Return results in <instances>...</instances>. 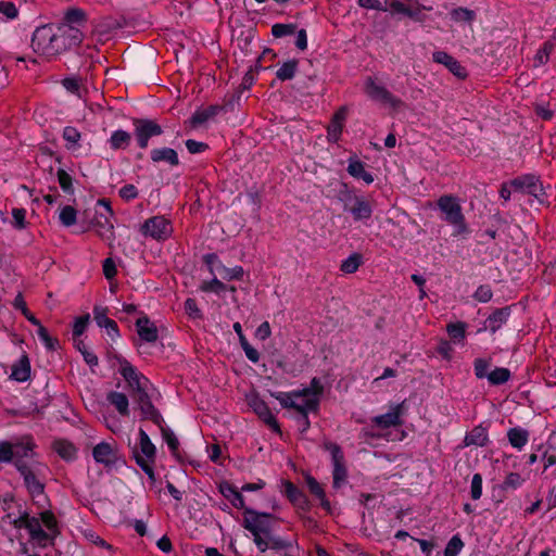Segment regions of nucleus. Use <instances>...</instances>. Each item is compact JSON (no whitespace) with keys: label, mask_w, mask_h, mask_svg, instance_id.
<instances>
[{"label":"nucleus","mask_w":556,"mask_h":556,"mask_svg":"<svg viewBox=\"0 0 556 556\" xmlns=\"http://www.w3.org/2000/svg\"><path fill=\"white\" fill-rule=\"evenodd\" d=\"M81 40V31L70 24L43 25L34 31L31 46L38 54L55 56L78 46Z\"/></svg>","instance_id":"obj_1"},{"label":"nucleus","mask_w":556,"mask_h":556,"mask_svg":"<svg viewBox=\"0 0 556 556\" xmlns=\"http://www.w3.org/2000/svg\"><path fill=\"white\" fill-rule=\"evenodd\" d=\"M5 519L16 529L25 528L29 533L30 541L40 547L52 544L60 533L58 520L50 510L41 511L39 518L30 517L27 513H21L16 518H12L8 514Z\"/></svg>","instance_id":"obj_2"},{"label":"nucleus","mask_w":556,"mask_h":556,"mask_svg":"<svg viewBox=\"0 0 556 556\" xmlns=\"http://www.w3.org/2000/svg\"><path fill=\"white\" fill-rule=\"evenodd\" d=\"M282 407L291 408L302 415L305 427L308 426L307 415L318 408L319 402L317 396L303 390H294L290 392H277L271 394Z\"/></svg>","instance_id":"obj_3"},{"label":"nucleus","mask_w":556,"mask_h":556,"mask_svg":"<svg viewBox=\"0 0 556 556\" xmlns=\"http://www.w3.org/2000/svg\"><path fill=\"white\" fill-rule=\"evenodd\" d=\"M437 205L443 214V219L454 227L455 236L468 232V227L458 198L451 194L442 195L438 199Z\"/></svg>","instance_id":"obj_4"},{"label":"nucleus","mask_w":556,"mask_h":556,"mask_svg":"<svg viewBox=\"0 0 556 556\" xmlns=\"http://www.w3.org/2000/svg\"><path fill=\"white\" fill-rule=\"evenodd\" d=\"M273 517L269 514H260L252 509H245L243 527L253 534V541L257 548L266 547L263 538L270 532Z\"/></svg>","instance_id":"obj_5"},{"label":"nucleus","mask_w":556,"mask_h":556,"mask_svg":"<svg viewBox=\"0 0 556 556\" xmlns=\"http://www.w3.org/2000/svg\"><path fill=\"white\" fill-rule=\"evenodd\" d=\"M367 97L394 111L404 106L401 99L393 96L386 87L378 85L371 77H367L364 85Z\"/></svg>","instance_id":"obj_6"},{"label":"nucleus","mask_w":556,"mask_h":556,"mask_svg":"<svg viewBox=\"0 0 556 556\" xmlns=\"http://www.w3.org/2000/svg\"><path fill=\"white\" fill-rule=\"evenodd\" d=\"M139 451L135 453V458L137 464L141 467V469L149 476V478L154 481L155 476L152 468V464L155 458V446L151 442L149 435L146 433L143 429L139 430Z\"/></svg>","instance_id":"obj_7"},{"label":"nucleus","mask_w":556,"mask_h":556,"mask_svg":"<svg viewBox=\"0 0 556 556\" xmlns=\"http://www.w3.org/2000/svg\"><path fill=\"white\" fill-rule=\"evenodd\" d=\"M92 456L96 463L104 467H113L121 463L119 447L115 440L102 441L94 445Z\"/></svg>","instance_id":"obj_8"},{"label":"nucleus","mask_w":556,"mask_h":556,"mask_svg":"<svg viewBox=\"0 0 556 556\" xmlns=\"http://www.w3.org/2000/svg\"><path fill=\"white\" fill-rule=\"evenodd\" d=\"M140 230L144 237H149L157 241H164L172 236L173 226L165 217L153 216L148 218L141 225Z\"/></svg>","instance_id":"obj_9"},{"label":"nucleus","mask_w":556,"mask_h":556,"mask_svg":"<svg viewBox=\"0 0 556 556\" xmlns=\"http://www.w3.org/2000/svg\"><path fill=\"white\" fill-rule=\"evenodd\" d=\"M343 208L352 215L354 222L366 223L372 215L371 204L359 195L349 194L344 199Z\"/></svg>","instance_id":"obj_10"},{"label":"nucleus","mask_w":556,"mask_h":556,"mask_svg":"<svg viewBox=\"0 0 556 556\" xmlns=\"http://www.w3.org/2000/svg\"><path fill=\"white\" fill-rule=\"evenodd\" d=\"M422 9L431 10V8L422 7L413 0H384V5L381 11H388L391 14H399L414 20H419L418 15Z\"/></svg>","instance_id":"obj_11"},{"label":"nucleus","mask_w":556,"mask_h":556,"mask_svg":"<svg viewBox=\"0 0 556 556\" xmlns=\"http://www.w3.org/2000/svg\"><path fill=\"white\" fill-rule=\"evenodd\" d=\"M248 405L275 432L280 433V427L267 404L256 393L247 396Z\"/></svg>","instance_id":"obj_12"},{"label":"nucleus","mask_w":556,"mask_h":556,"mask_svg":"<svg viewBox=\"0 0 556 556\" xmlns=\"http://www.w3.org/2000/svg\"><path fill=\"white\" fill-rule=\"evenodd\" d=\"M42 469L43 466L39 463H36L33 467L27 465H18V471L23 476L24 482L34 497L42 495L43 493V484L38 479V476L41 473Z\"/></svg>","instance_id":"obj_13"},{"label":"nucleus","mask_w":556,"mask_h":556,"mask_svg":"<svg viewBox=\"0 0 556 556\" xmlns=\"http://www.w3.org/2000/svg\"><path fill=\"white\" fill-rule=\"evenodd\" d=\"M119 372L127 381L129 388L136 393L147 390L148 379L143 377L138 370L127 361H121Z\"/></svg>","instance_id":"obj_14"},{"label":"nucleus","mask_w":556,"mask_h":556,"mask_svg":"<svg viewBox=\"0 0 556 556\" xmlns=\"http://www.w3.org/2000/svg\"><path fill=\"white\" fill-rule=\"evenodd\" d=\"M162 134V128L155 122L150 119H140L135 122V136L141 149L148 147V141L151 137Z\"/></svg>","instance_id":"obj_15"},{"label":"nucleus","mask_w":556,"mask_h":556,"mask_svg":"<svg viewBox=\"0 0 556 556\" xmlns=\"http://www.w3.org/2000/svg\"><path fill=\"white\" fill-rule=\"evenodd\" d=\"M404 413V404H396L390 407L389 412L376 416L371 419L372 424L380 429L399 427L403 425L402 415Z\"/></svg>","instance_id":"obj_16"},{"label":"nucleus","mask_w":556,"mask_h":556,"mask_svg":"<svg viewBox=\"0 0 556 556\" xmlns=\"http://www.w3.org/2000/svg\"><path fill=\"white\" fill-rule=\"evenodd\" d=\"M98 204L103 205L106 211V214H100L96 219L98 235L104 240H112L114 238V226L111 220L113 215L112 208L104 199L99 200Z\"/></svg>","instance_id":"obj_17"},{"label":"nucleus","mask_w":556,"mask_h":556,"mask_svg":"<svg viewBox=\"0 0 556 556\" xmlns=\"http://www.w3.org/2000/svg\"><path fill=\"white\" fill-rule=\"evenodd\" d=\"M263 542L265 543L266 547L258 548L262 556H276L277 554H281L288 549H295L292 542L286 541L278 536H273L270 535V532L268 533L267 538H263Z\"/></svg>","instance_id":"obj_18"},{"label":"nucleus","mask_w":556,"mask_h":556,"mask_svg":"<svg viewBox=\"0 0 556 556\" xmlns=\"http://www.w3.org/2000/svg\"><path fill=\"white\" fill-rule=\"evenodd\" d=\"M14 463L18 469V465H26L25 459L34 456L35 443L30 437H23L13 443Z\"/></svg>","instance_id":"obj_19"},{"label":"nucleus","mask_w":556,"mask_h":556,"mask_svg":"<svg viewBox=\"0 0 556 556\" xmlns=\"http://www.w3.org/2000/svg\"><path fill=\"white\" fill-rule=\"evenodd\" d=\"M433 61L444 65L450 70L451 73H453L458 78H465L467 73L464 66L454 59L452 55L444 51H437L432 55Z\"/></svg>","instance_id":"obj_20"},{"label":"nucleus","mask_w":556,"mask_h":556,"mask_svg":"<svg viewBox=\"0 0 556 556\" xmlns=\"http://www.w3.org/2000/svg\"><path fill=\"white\" fill-rule=\"evenodd\" d=\"M511 186L515 191L527 192L535 197H538L542 190L541 182L535 176L532 175H527L514 179L511 181Z\"/></svg>","instance_id":"obj_21"},{"label":"nucleus","mask_w":556,"mask_h":556,"mask_svg":"<svg viewBox=\"0 0 556 556\" xmlns=\"http://www.w3.org/2000/svg\"><path fill=\"white\" fill-rule=\"evenodd\" d=\"M137 332L141 340L153 343L159 338V331L154 323L148 317H140L136 321Z\"/></svg>","instance_id":"obj_22"},{"label":"nucleus","mask_w":556,"mask_h":556,"mask_svg":"<svg viewBox=\"0 0 556 556\" xmlns=\"http://www.w3.org/2000/svg\"><path fill=\"white\" fill-rule=\"evenodd\" d=\"M136 399L144 419H151L155 422L160 419V414L150 401L147 390L136 393Z\"/></svg>","instance_id":"obj_23"},{"label":"nucleus","mask_w":556,"mask_h":556,"mask_svg":"<svg viewBox=\"0 0 556 556\" xmlns=\"http://www.w3.org/2000/svg\"><path fill=\"white\" fill-rule=\"evenodd\" d=\"M346 118V109L340 108L333 115L328 126V140L337 142L343 129V124Z\"/></svg>","instance_id":"obj_24"},{"label":"nucleus","mask_w":556,"mask_h":556,"mask_svg":"<svg viewBox=\"0 0 556 556\" xmlns=\"http://www.w3.org/2000/svg\"><path fill=\"white\" fill-rule=\"evenodd\" d=\"M489 441L488 430L482 426L475 427L464 439L465 446H484Z\"/></svg>","instance_id":"obj_25"},{"label":"nucleus","mask_w":556,"mask_h":556,"mask_svg":"<svg viewBox=\"0 0 556 556\" xmlns=\"http://www.w3.org/2000/svg\"><path fill=\"white\" fill-rule=\"evenodd\" d=\"M219 491L236 508H244V498L242 494L230 483H222L219 485Z\"/></svg>","instance_id":"obj_26"},{"label":"nucleus","mask_w":556,"mask_h":556,"mask_svg":"<svg viewBox=\"0 0 556 556\" xmlns=\"http://www.w3.org/2000/svg\"><path fill=\"white\" fill-rule=\"evenodd\" d=\"M151 160L155 163L167 162L173 166L179 163L177 152L172 148L153 149L151 151Z\"/></svg>","instance_id":"obj_27"},{"label":"nucleus","mask_w":556,"mask_h":556,"mask_svg":"<svg viewBox=\"0 0 556 556\" xmlns=\"http://www.w3.org/2000/svg\"><path fill=\"white\" fill-rule=\"evenodd\" d=\"M53 450L55 453L65 460H73L76 458L77 448L67 440H56L53 442Z\"/></svg>","instance_id":"obj_28"},{"label":"nucleus","mask_w":556,"mask_h":556,"mask_svg":"<svg viewBox=\"0 0 556 556\" xmlns=\"http://www.w3.org/2000/svg\"><path fill=\"white\" fill-rule=\"evenodd\" d=\"M219 110H220L219 106L211 105L206 109L195 111L194 114L192 115V117L190 118L191 126L198 127V126L206 123L207 121L213 118L218 113Z\"/></svg>","instance_id":"obj_29"},{"label":"nucleus","mask_w":556,"mask_h":556,"mask_svg":"<svg viewBox=\"0 0 556 556\" xmlns=\"http://www.w3.org/2000/svg\"><path fill=\"white\" fill-rule=\"evenodd\" d=\"M348 172L351 176L364 180L366 184H371L374 177L365 169L364 163L358 160H350Z\"/></svg>","instance_id":"obj_30"},{"label":"nucleus","mask_w":556,"mask_h":556,"mask_svg":"<svg viewBox=\"0 0 556 556\" xmlns=\"http://www.w3.org/2000/svg\"><path fill=\"white\" fill-rule=\"evenodd\" d=\"M307 488L309 492L315 495L319 501L321 506L329 511L330 510V502L326 498L325 491L319 482L313 478L312 476H306L305 478Z\"/></svg>","instance_id":"obj_31"},{"label":"nucleus","mask_w":556,"mask_h":556,"mask_svg":"<svg viewBox=\"0 0 556 556\" xmlns=\"http://www.w3.org/2000/svg\"><path fill=\"white\" fill-rule=\"evenodd\" d=\"M510 445L517 450H521L529 440V432L522 428H511L507 432Z\"/></svg>","instance_id":"obj_32"},{"label":"nucleus","mask_w":556,"mask_h":556,"mask_svg":"<svg viewBox=\"0 0 556 556\" xmlns=\"http://www.w3.org/2000/svg\"><path fill=\"white\" fill-rule=\"evenodd\" d=\"M106 399L121 415H129V402L124 393L112 391L108 394Z\"/></svg>","instance_id":"obj_33"},{"label":"nucleus","mask_w":556,"mask_h":556,"mask_svg":"<svg viewBox=\"0 0 556 556\" xmlns=\"http://www.w3.org/2000/svg\"><path fill=\"white\" fill-rule=\"evenodd\" d=\"M508 316H509L508 308H501V309L495 311L486 319L488 328L492 332H495L497 329H500L502 327L503 324L506 323Z\"/></svg>","instance_id":"obj_34"},{"label":"nucleus","mask_w":556,"mask_h":556,"mask_svg":"<svg viewBox=\"0 0 556 556\" xmlns=\"http://www.w3.org/2000/svg\"><path fill=\"white\" fill-rule=\"evenodd\" d=\"M30 367L27 358H22L17 364L13 365L11 378L23 382L29 378Z\"/></svg>","instance_id":"obj_35"},{"label":"nucleus","mask_w":556,"mask_h":556,"mask_svg":"<svg viewBox=\"0 0 556 556\" xmlns=\"http://www.w3.org/2000/svg\"><path fill=\"white\" fill-rule=\"evenodd\" d=\"M130 139V134H128L127 131L116 130L112 134L110 138L111 148L114 150L125 149L129 146Z\"/></svg>","instance_id":"obj_36"},{"label":"nucleus","mask_w":556,"mask_h":556,"mask_svg":"<svg viewBox=\"0 0 556 556\" xmlns=\"http://www.w3.org/2000/svg\"><path fill=\"white\" fill-rule=\"evenodd\" d=\"M299 62L296 60H289L285 62L277 71L276 76L280 80L292 79L298 70Z\"/></svg>","instance_id":"obj_37"},{"label":"nucleus","mask_w":556,"mask_h":556,"mask_svg":"<svg viewBox=\"0 0 556 556\" xmlns=\"http://www.w3.org/2000/svg\"><path fill=\"white\" fill-rule=\"evenodd\" d=\"M446 331L454 342H463L466 338V324L463 321L448 324Z\"/></svg>","instance_id":"obj_38"},{"label":"nucleus","mask_w":556,"mask_h":556,"mask_svg":"<svg viewBox=\"0 0 556 556\" xmlns=\"http://www.w3.org/2000/svg\"><path fill=\"white\" fill-rule=\"evenodd\" d=\"M510 379V371L504 367H497L488 375V380L491 384L498 386L507 382Z\"/></svg>","instance_id":"obj_39"},{"label":"nucleus","mask_w":556,"mask_h":556,"mask_svg":"<svg viewBox=\"0 0 556 556\" xmlns=\"http://www.w3.org/2000/svg\"><path fill=\"white\" fill-rule=\"evenodd\" d=\"M59 218L63 226L71 227L76 224L77 211L71 205H65L61 207Z\"/></svg>","instance_id":"obj_40"},{"label":"nucleus","mask_w":556,"mask_h":556,"mask_svg":"<svg viewBox=\"0 0 556 556\" xmlns=\"http://www.w3.org/2000/svg\"><path fill=\"white\" fill-rule=\"evenodd\" d=\"M544 469L556 465V435L552 437L546 451L543 454Z\"/></svg>","instance_id":"obj_41"},{"label":"nucleus","mask_w":556,"mask_h":556,"mask_svg":"<svg viewBox=\"0 0 556 556\" xmlns=\"http://www.w3.org/2000/svg\"><path fill=\"white\" fill-rule=\"evenodd\" d=\"M451 16L456 22H472L475 20V12L467 8H457L451 11Z\"/></svg>","instance_id":"obj_42"},{"label":"nucleus","mask_w":556,"mask_h":556,"mask_svg":"<svg viewBox=\"0 0 556 556\" xmlns=\"http://www.w3.org/2000/svg\"><path fill=\"white\" fill-rule=\"evenodd\" d=\"M361 265V257L357 254H353L344 260L340 266V269L346 274L355 273Z\"/></svg>","instance_id":"obj_43"},{"label":"nucleus","mask_w":556,"mask_h":556,"mask_svg":"<svg viewBox=\"0 0 556 556\" xmlns=\"http://www.w3.org/2000/svg\"><path fill=\"white\" fill-rule=\"evenodd\" d=\"M553 49V45L549 42H545L541 49L538 50L534 56V65L540 66L547 63L549 59L551 51Z\"/></svg>","instance_id":"obj_44"},{"label":"nucleus","mask_w":556,"mask_h":556,"mask_svg":"<svg viewBox=\"0 0 556 556\" xmlns=\"http://www.w3.org/2000/svg\"><path fill=\"white\" fill-rule=\"evenodd\" d=\"M346 479V469L344 462L333 464V486L340 488Z\"/></svg>","instance_id":"obj_45"},{"label":"nucleus","mask_w":556,"mask_h":556,"mask_svg":"<svg viewBox=\"0 0 556 556\" xmlns=\"http://www.w3.org/2000/svg\"><path fill=\"white\" fill-rule=\"evenodd\" d=\"M94 320L99 327L104 328L105 326H112L113 319L106 316V308L96 306L93 309Z\"/></svg>","instance_id":"obj_46"},{"label":"nucleus","mask_w":556,"mask_h":556,"mask_svg":"<svg viewBox=\"0 0 556 556\" xmlns=\"http://www.w3.org/2000/svg\"><path fill=\"white\" fill-rule=\"evenodd\" d=\"M324 447L326 451H328L331 454L333 464L344 462L343 453L337 443L327 441L324 443Z\"/></svg>","instance_id":"obj_47"},{"label":"nucleus","mask_w":556,"mask_h":556,"mask_svg":"<svg viewBox=\"0 0 556 556\" xmlns=\"http://www.w3.org/2000/svg\"><path fill=\"white\" fill-rule=\"evenodd\" d=\"M226 286L219 281L217 278L212 279L211 281H204L200 286V289L204 292H215L220 293L226 290Z\"/></svg>","instance_id":"obj_48"},{"label":"nucleus","mask_w":556,"mask_h":556,"mask_svg":"<svg viewBox=\"0 0 556 556\" xmlns=\"http://www.w3.org/2000/svg\"><path fill=\"white\" fill-rule=\"evenodd\" d=\"M482 495V476L480 473H475L471 479L470 485V496L472 500L477 501Z\"/></svg>","instance_id":"obj_49"},{"label":"nucleus","mask_w":556,"mask_h":556,"mask_svg":"<svg viewBox=\"0 0 556 556\" xmlns=\"http://www.w3.org/2000/svg\"><path fill=\"white\" fill-rule=\"evenodd\" d=\"M525 482V479L517 472H510L503 481V489H517Z\"/></svg>","instance_id":"obj_50"},{"label":"nucleus","mask_w":556,"mask_h":556,"mask_svg":"<svg viewBox=\"0 0 556 556\" xmlns=\"http://www.w3.org/2000/svg\"><path fill=\"white\" fill-rule=\"evenodd\" d=\"M13 443L8 441L0 442V463H9L13 460L14 453H13Z\"/></svg>","instance_id":"obj_51"},{"label":"nucleus","mask_w":556,"mask_h":556,"mask_svg":"<svg viewBox=\"0 0 556 556\" xmlns=\"http://www.w3.org/2000/svg\"><path fill=\"white\" fill-rule=\"evenodd\" d=\"M84 538L90 542L91 544H94L97 546H101L108 549H112V546L108 544L102 538H100L97 533H94L92 530H84L83 531Z\"/></svg>","instance_id":"obj_52"},{"label":"nucleus","mask_w":556,"mask_h":556,"mask_svg":"<svg viewBox=\"0 0 556 556\" xmlns=\"http://www.w3.org/2000/svg\"><path fill=\"white\" fill-rule=\"evenodd\" d=\"M463 546V541L458 536H453L445 547L444 556H456Z\"/></svg>","instance_id":"obj_53"},{"label":"nucleus","mask_w":556,"mask_h":556,"mask_svg":"<svg viewBox=\"0 0 556 556\" xmlns=\"http://www.w3.org/2000/svg\"><path fill=\"white\" fill-rule=\"evenodd\" d=\"M222 276L223 278L227 279V280H240L242 279L243 277V268L241 266H236L233 268H227V267H224L222 266Z\"/></svg>","instance_id":"obj_54"},{"label":"nucleus","mask_w":556,"mask_h":556,"mask_svg":"<svg viewBox=\"0 0 556 556\" xmlns=\"http://www.w3.org/2000/svg\"><path fill=\"white\" fill-rule=\"evenodd\" d=\"M294 30L295 27L292 24H275L271 28L273 35L277 38L292 35Z\"/></svg>","instance_id":"obj_55"},{"label":"nucleus","mask_w":556,"mask_h":556,"mask_svg":"<svg viewBox=\"0 0 556 556\" xmlns=\"http://www.w3.org/2000/svg\"><path fill=\"white\" fill-rule=\"evenodd\" d=\"M0 13L9 20H13L17 16L18 12L13 2L1 1L0 2Z\"/></svg>","instance_id":"obj_56"},{"label":"nucleus","mask_w":556,"mask_h":556,"mask_svg":"<svg viewBox=\"0 0 556 556\" xmlns=\"http://www.w3.org/2000/svg\"><path fill=\"white\" fill-rule=\"evenodd\" d=\"M80 137V132L75 127L67 126L63 129V138L72 146H77Z\"/></svg>","instance_id":"obj_57"},{"label":"nucleus","mask_w":556,"mask_h":556,"mask_svg":"<svg viewBox=\"0 0 556 556\" xmlns=\"http://www.w3.org/2000/svg\"><path fill=\"white\" fill-rule=\"evenodd\" d=\"M13 225L18 229H24L26 227V211L24 208H13Z\"/></svg>","instance_id":"obj_58"},{"label":"nucleus","mask_w":556,"mask_h":556,"mask_svg":"<svg viewBox=\"0 0 556 556\" xmlns=\"http://www.w3.org/2000/svg\"><path fill=\"white\" fill-rule=\"evenodd\" d=\"M89 323V315L80 316L75 319L74 326H73V334L75 337H80L84 331L87 328V325Z\"/></svg>","instance_id":"obj_59"},{"label":"nucleus","mask_w":556,"mask_h":556,"mask_svg":"<svg viewBox=\"0 0 556 556\" xmlns=\"http://www.w3.org/2000/svg\"><path fill=\"white\" fill-rule=\"evenodd\" d=\"M56 175L61 188L65 192H72V177L64 169H59Z\"/></svg>","instance_id":"obj_60"},{"label":"nucleus","mask_w":556,"mask_h":556,"mask_svg":"<svg viewBox=\"0 0 556 556\" xmlns=\"http://www.w3.org/2000/svg\"><path fill=\"white\" fill-rule=\"evenodd\" d=\"M185 311L187 315L191 318H200L201 311L199 309L195 300L187 299L185 302Z\"/></svg>","instance_id":"obj_61"},{"label":"nucleus","mask_w":556,"mask_h":556,"mask_svg":"<svg viewBox=\"0 0 556 556\" xmlns=\"http://www.w3.org/2000/svg\"><path fill=\"white\" fill-rule=\"evenodd\" d=\"M475 299L479 302H488L492 298V291L489 286H480L475 292Z\"/></svg>","instance_id":"obj_62"},{"label":"nucleus","mask_w":556,"mask_h":556,"mask_svg":"<svg viewBox=\"0 0 556 556\" xmlns=\"http://www.w3.org/2000/svg\"><path fill=\"white\" fill-rule=\"evenodd\" d=\"M285 489L286 495L291 502L295 503L302 497L301 491L293 483L286 482Z\"/></svg>","instance_id":"obj_63"},{"label":"nucleus","mask_w":556,"mask_h":556,"mask_svg":"<svg viewBox=\"0 0 556 556\" xmlns=\"http://www.w3.org/2000/svg\"><path fill=\"white\" fill-rule=\"evenodd\" d=\"M65 20L68 23H79L85 21V13L80 9H71L65 13Z\"/></svg>","instance_id":"obj_64"}]
</instances>
